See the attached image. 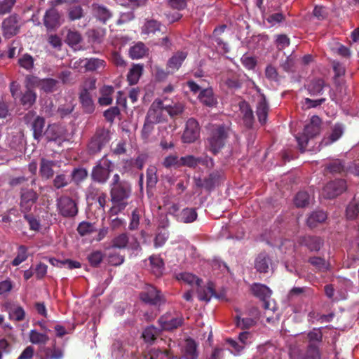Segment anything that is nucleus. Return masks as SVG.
Returning a JSON list of instances; mask_svg holds the SVG:
<instances>
[{"instance_id":"12","label":"nucleus","mask_w":359,"mask_h":359,"mask_svg":"<svg viewBox=\"0 0 359 359\" xmlns=\"http://www.w3.org/2000/svg\"><path fill=\"white\" fill-rule=\"evenodd\" d=\"M183 323L184 318L182 316L173 315L169 312L161 316L158 320V323L161 329L163 331H172L175 330L181 327Z\"/></svg>"},{"instance_id":"18","label":"nucleus","mask_w":359,"mask_h":359,"mask_svg":"<svg viewBox=\"0 0 359 359\" xmlns=\"http://www.w3.org/2000/svg\"><path fill=\"white\" fill-rule=\"evenodd\" d=\"M250 290L253 295L264 302L265 308H268L267 299L271 297L272 292L266 285L255 283L251 285Z\"/></svg>"},{"instance_id":"32","label":"nucleus","mask_w":359,"mask_h":359,"mask_svg":"<svg viewBox=\"0 0 359 359\" xmlns=\"http://www.w3.org/2000/svg\"><path fill=\"white\" fill-rule=\"evenodd\" d=\"M240 109L243 114V120L245 126L248 128H252L254 122V116L249 104L245 102L241 103Z\"/></svg>"},{"instance_id":"53","label":"nucleus","mask_w":359,"mask_h":359,"mask_svg":"<svg viewBox=\"0 0 359 359\" xmlns=\"http://www.w3.org/2000/svg\"><path fill=\"white\" fill-rule=\"evenodd\" d=\"M309 344L320 346L323 341V333L320 329L314 328L307 334Z\"/></svg>"},{"instance_id":"59","label":"nucleus","mask_w":359,"mask_h":359,"mask_svg":"<svg viewBox=\"0 0 359 359\" xmlns=\"http://www.w3.org/2000/svg\"><path fill=\"white\" fill-rule=\"evenodd\" d=\"M81 40L82 36L78 31L69 29L67 34L65 42L73 46L79 44Z\"/></svg>"},{"instance_id":"2","label":"nucleus","mask_w":359,"mask_h":359,"mask_svg":"<svg viewBox=\"0 0 359 359\" xmlns=\"http://www.w3.org/2000/svg\"><path fill=\"white\" fill-rule=\"evenodd\" d=\"M229 132V128L223 124L212 127L206 140V147L214 155L217 154L224 147Z\"/></svg>"},{"instance_id":"41","label":"nucleus","mask_w":359,"mask_h":359,"mask_svg":"<svg viewBox=\"0 0 359 359\" xmlns=\"http://www.w3.org/2000/svg\"><path fill=\"white\" fill-rule=\"evenodd\" d=\"M147 189V191L154 188L158 182L157 168L154 165H149L146 171Z\"/></svg>"},{"instance_id":"3","label":"nucleus","mask_w":359,"mask_h":359,"mask_svg":"<svg viewBox=\"0 0 359 359\" xmlns=\"http://www.w3.org/2000/svg\"><path fill=\"white\" fill-rule=\"evenodd\" d=\"M39 193L28 186L22 187L20 189L19 207L21 212H31L36 208L39 198Z\"/></svg>"},{"instance_id":"19","label":"nucleus","mask_w":359,"mask_h":359,"mask_svg":"<svg viewBox=\"0 0 359 359\" xmlns=\"http://www.w3.org/2000/svg\"><path fill=\"white\" fill-rule=\"evenodd\" d=\"M299 244L306 247L310 252H318L323 245V240L318 236L306 235L300 238Z\"/></svg>"},{"instance_id":"1","label":"nucleus","mask_w":359,"mask_h":359,"mask_svg":"<svg viewBox=\"0 0 359 359\" xmlns=\"http://www.w3.org/2000/svg\"><path fill=\"white\" fill-rule=\"evenodd\" d=\"M111 201L114 208L119 211L123 210L128 205V199L132 193L131 184L125 180H121L118 174L113 175L110 184Z\"/></svg>"},{"instance_id":"39","label":"nucleus","mask_w":359,"mask_h":359,"mask_svg":"<svg viewBox=\"0 0 359 359\" xmlns=\"http://www.w3.org/2000/svg\"><path fill=\"white\" fill-rule=\"evenodd\" d=\"M308 262L312 265L318 272H325L329 270L330 263L320 257H311Z\"/></svg>"},{"instance_id":"61","label":"nucleus","mask_w":359,"mask_h":359,"mask_svg":"<svg viewBox=\"0 0 359 359\" xmlns=\"http://www.w3.org/2000/svg\"><path fill=\"white\" fill-rule=\"evenodd\" d=\"M180 167L187 166L190 168H195L199 164V157L193 155H187L180 158Z\"/></svg>"},{"instance_id":"17","label":"nucleus","mask_w":359,"mask_h":359,"mask_svg":"<svg viewBox=\"0 0 359 359\" xmlns=\"http://www.w3.org/2000/svg\"><path fill=\"white\" fill-rule=\"evenodd\" d=\"M292 359H320L321 354L318 345L308 344L304 353L299 350H292L290 352Z\"/></svg>"},{"instance_id":"21","label":"nucleus","mask_w":359,"mask_h":359,"mask_svg":"<svg viewBox=\"0 0 359 359\" xmlns=\"http://www.w3.org/2000/svg\"><path fill=\"white\" fill-rule=\"evenodd\" d=\"M56 165V161L41 158L40 161L39 174L42 179L49 180L54 175L53 167Z\"/></svg>"},{"instance_id":"60","label":"nucleus","mask_w":359,"mask_h":359,"mask_svg":"<svg viewBox=\"0 0 359 359\" xmlns=\"http://www.w3.org/2000/svg\"><path fill=\"white\" fill-rule=\"evenodd\" d=\"M27 259V248L25 245L18 247L17 256L12 261L11 264L17 266Z\"/></svg>"},{"instance_id":"52","label":"nucleus","mask_w":359,"mask_h":359,"mask_svg":"<svg viewBox=\"0 0 359 359\" xmlns=\"http://www.w3.org/2000/svg\"><path fill=\"white\" fill-rule=\"evenodd\" d=\"M44 352L45 356L41 359H62L63 358V351L55 346L53 348H46Z\"/></svg>"},{"instance_id":"24","label":"nucleus","mask_w":359,"mask_h":359,"mask_svg":"<svg viewBox=\"0 0 359 359\" xmlns=\"http://www.w3.org/2000/svg\"><path fill=\"white\" fill-rule=\"evenodd\" d=\"M92 10L94 16L103 24H105L112 17L111 11L103 5L93 4Z\"/></svg>"},{"instance_id":"45","label":"nucleus","mask_w":359,"mask_h":359,"mask_svg":"<svg viewBox=\"0 0 359 359\" xmlns=\"http://www.w3.org/2000/svg\"><path fill=\"white\" fill-rule=\"evenodd\" d=\"M156 32L163 33L161 24L155 20H147L142 27V33L145 34H155Z\"/></svg>"},{"instance_id":"13","label":"nucleus","mask_w":359,"mask_h":359,"mask_svg":"<svg viewBox=\"0 0 359 359\" xmlns=\"http://www.w3.org/2000/svg\"><path fill=\"white\" fill-rule=\"evenodd\" d=\"M87 83H85L83 88L81 90L79 93V100L86 113L91 114L95 110V105L92 99L90 90L95 89V81H90L88 87H86Z\"/></svg>"},{"instance_id":"25","label":"nucleus","mask_w":359,"mask_h":359,"mask_svg":"<svg viewBox=\"0 0 359 359\" xmlns=\"http://www.w3.org/2000/svg\"><path fill=\"white\" fill-rule=\"evenodd\" d=\"M344 130L341 124H335L332 130L331 133L324 137L320 143V147H327L334 142L337 141L343 135Z\"/></svg>"},{"instance_id":"28","label":"nucleus","mask_w":359,"mask_h":359,"mask_svg":"<svg viewBox=\"0 0 359 359\" xmlns=\"http://www.w3.org/2000/svg\"><path fill=\"white\" fill-rule=\"evenodd\" d=\"M270 264L271 259L265 252L259 254L255 261V267L259 273H267Z\"/></svg>"},{"instance_id":"10","label":"nucleus","mask_w":359,"mask_h":359,"mask_svg":"<svg viewBox=\"0 0 359 359\" xmlns=\"http://www.w3.org/2000/svg\"><path fill=\"white\" fill-rule=\"evenodd\" d=\"M62 22V16L57 8L51 7L46 10L43 17V23L47 31L56 30Z\"/></svg>"},{"instance_id":"56","label":"nucleus","mask_w":359,"mask_h":359,"mask_svg":"<svg viewBox=\"0 0 359 359\" xmlns=\"http://www.w3.org/2000/svg\"><path fill=\"white\" fill-rule=\"evenodd\" d=\"M310 196L306 191H299L294 199L295 205L298 208H304L309 204Z\"/></svg>"},{"instance_id":"27","label":"nucleus","mask_w":359,"mask_h":359,"mask_svg":"<svg viewBox=\"0 0 359 359\" xmlns=\"http://www.w3.org/2000/svg\"><path fill=\"white\" fill-rule=\"evenodd\" d=\"M347 167L345 163L340 159H334L327 163L325 171L332 175L342 174L346 172Z\"/></svg>"},{"instance_id":"16","label":"nucleus","mask_w":359,"mask_h":359,"mask_svg":"<svg viewBox=\"0 0 359 359\" xmlns=\"http://www.w3.org/2000/svg\"><path fill=\"white\" fill-rule=\"evenodd\" d=\"M198 344L191 338L185 340V344L182 349L181 356H172L170 359H198Z\"/></svg>"},{"instance_id":"35","label":"nucleus","mask_w":359,"mask_h":359,"mask_svg":"<svg viewBox=\"0 0 359 359\" xmlns=\"http://www.w3.org/2000/svg\"><path fill=\"white\" fill-rule=\"evenodd\" d=\"M20 104L25 108H30L36 102V93L31 90L27 88V90L22 93L19 97Z\"/></svg>"},{"instance_id":"36","label":"nucleus","mask_w":359,"mask_h":359,"mask_svg":"<svg viewBox=\"0 0 359 359\" xmlns=\"http://www.w3.org/2000/svg\"><path fill=\"white\" fill-rule=\"evenodd\" d=\"M149 261L152 273L157 277L161 276L164 271L163 259L158 255H151L149 257Z\"/></svg>"},{"instance_id":"4","label":"nucleus","mask_w":359,"mask_h":359,"mask_svg":"<svg viewBox=\"0 0 359 359\" xmlns=\"http://www.w3.org/2000/svg\"><path fill=\"white\" fill-rule=\"evenodd\" d=\"M165 111V108L162 100H155L147 111L144 130H150L152 128V125L165 121V116L163 114Z\"/></svg>"},{"instance_id":"11","label":"nucleus","mask_w":359,"mask_h":359,"mask_svg":"<svg viewBox=\"0 0 359 359\" xmlns=\"http://www.w3.org/2000/svg\"><path fill=\"white\" fill-rule=\"evenodd\" d=\"M65 129L56 123L49 124L43 133L47 142H54L59 146L65 141Z\"/></svg>"},{"instance_id":"37","label":"nucleus","mask_w":359,"mask_h":359,"mask_svg":"<svg viewBox=\"0 0 359 359\" xmlns=\"http://www.w3.org/2000/svg\"><path fill=\"white\" fill-rule=\"evenodd\" d=\"M325 86V83L323 79H315L308 85L307 90L311 95L316 96L323 94Z\"/></svg>"},{"instance_id":"6","label":"nucleus","mask_w":359,"mask_h":359,"mask_svg":"<svg viewBox=\"0 0 359 359\" xmlns=\"http://www.w3.org/2000/svg\"><path fill=\"white\" fill-rule=\"evenodd\" d=\"M21 18L17 13H13L3 20L1 22V34L3 36L9 39L16 36L21 28Z\"/></svg>"},{"instance_id":"34","label":"nucleus","mask_w":359,"mask_h":359,"mask_svg":"<svg viewBox=\"0 0 359 359\" xmlns=\"http://www.w3.org/2000/svg\"><path fill=\"white\" fill-rule=\"evenodd\" d=\"M114 89L112 86H104L100 89L101 96L98 99V103L102 106H107L112 103V95Z\"/></svg>"},{"instance_id":"44","label":"nucleus","mask_w":359,"mask_h":359,"mask_svg":"<svg viewBox=\"0 0 359 359\" xmlns=\"http://www.w3.org/2000/svg\"><path fill=\"white\" fill-rule=\"evenodd\" d=\"M198 296L200 300L205 302L210 301L212 297H218L212 283H209L204 288H200L198 291Z\"/></svg>"},{"instance_id":"8","label":"nucleus","mask_w":359,"mask_h":359,"mask_svg":"<svg viewBox=\"0 0 359 359\" xmlns=\"http://www.w3.org/2000/svg\"><path fill=\"white\" fill-rule=\"evenodd\" d=\"M56 205L59 214L63 217L72 218L78 214L76 201L69 196H61L57 200Z\"/></svg>"},{"instance_id":"7","label":"nucleus","mask_w":359,"mask_h":359,"mask_svg":"<svg viewBox=\"0 0 359 359\" xmlns=\"http://www.w3.org/2000/svg\"><path fill=\"white\" fill-rule=\"evenodd\" d=\"M110 140L109 130L104 128H99L95 135L91 137L88 149L90 154H95L109 142Z\"/></svg>"},{"instance_id":"48","label":"nucleus","mask_w":359,"mask_h":359,"mask_svg":"<svg viewBox=\"0 0 359 359\" xmlns=\"http://www.w3.org/2000/svg\"><path fill=\"white\" fill-rule=\"evenodd\" d=\"M147 50L146 46L139 42L130 48L129 54L133 59H140L146 55Z\"/></svg>"},{"instance_id":"14","label":"nucleus","mask_w":359,"mask_h":359,"mask_svg":"<svg viewBox=\"0 0 359 359\" xmlns=\"http://www.w3.org/2000/svg\"><path fill=\"white\" fill-rule=\"evenodd\" d=\"M346 189L344 180L337 179L328 182L323 188V194L326 198H334L341 194Z\"/></svg>"},{"instance_id":"57","label":"nucleus","mask_w":359,"mask_h":359,"mask_svg":"<svg viewBox=\"0 0 359 359\" xmlns=\"http://www.w3.org/2000/svg\"><path fill=\"white\" fill-rule=\"evenodd\" d=\"M76 230L81 236H87L96 231L93 224L85 221L79 224Z\"/></svg>"},{"instance_id":"15","label":"nucleus","mask_w":359,"mask_h":359,"mask_svg":"<svg viewBox=\"0 0 359 359\" xmlns=\"http://www.w3.org/2000/svg\"><path fill=\"white\" fill-rule=\"evenodd\" d=\"M199 135L200 127L198 121L194 118H189L182 137V142L189 144L194 142L199 137Z\"/></svg>"},{"instance_id":"50","label":"nucleus","mask_w":359,"mask_h":359,"mask_svg":"<svg viewBox=\"0 0 359 359\" xmlns=\"http://www.w3.org/2000/svg\"><path fill=\"white\" fill-rule=\"evenodd\" d=\"M177 278L179 280H182L184 283L191 285L196 284L197 286H199L200 283L202 282V280L195 275L186 272L179 273L177 276Z\"/></svg>"},{"instance_id":"54","label":"nucleus","mask_w":359,"mask_h":359,"mask_svg":"<svg viewBox=\"0 0 359 359\" xmlns=\"http://www.w3.org/2000/svg\"><path fill=\"white\" fill-rule=\"evenodd\" d=\"M158 334L157 328L151 325L144 329L142 332V337L145 342L152 344L156 340Z\"/></svg>"},{"instance_id":"51","label":"nucleus","mask_w":359,"mask_h":359,"mask_svg":"<svg viewBox=\"0 0 359 359\" xmlns=\"http://www.w3.org/2000/svg\"><path fill=\"white\" fill-rule=\"evenodd\" d=\"M128 236L126 233H123L114 237L111 241V248L123 249L126 248L128 243Z\"/></svg>"},{"instance_id":"47","label":"nucleus","mask_w":359,"mask_h":359,"mask_svg":"<svg viewBox=\"0 0 359 359\" xmlns=\"http://www.w3.org/2000/svg\"><path fill=\"white\" fill-rule=\"evenodd\" d=\"M59 82L52 78H46L41 80L40 90L46 93H51L57 90Z\"/></svg>"},{"instance_id":"55","label":"nucleus","mask_w":359,"mask_h":359,"mask_svg":"<svg viewBox=\"0 0 359 359\" xmlns=\"http://www.w3.org/2000/svg\"><path fill=\"white\" fill-rule=\"evenodd\" d=\"M236 325L243 330H248L256 324V320L252 318H241L240 316L235 317Z\"/></svg>"},{"instance_id":"58","label":"nucleus","mask_w":359,"mask_h":359,"mask_svg":"<svg viewBox=\"0 0 359 359\" xmlns=\"http://www.w3.org/2000/svg\"><path fill=\"white\" fill-rule=\"evenodd\" d=\"M41 113L46 117L57 118V107L52 101H46L41 107Z\"/></svg>"},{"instance_id":"26","label":"nucleus","mask_w":359,"mask_h":359,"mask_svg":"<svg viewBox=\"0 0 359 359\" xmlns=\"http://www.w3.org/2000/svg\"><path fill=\"white\" fill-rule=\"evenodd\" d=\"M45 123V118L40 116H36L32 122L31 127L34 140L39 141L42 137Z\"/></svg>"},{"instance_id":"43","label":"nucleus","mask_w":359,"mask_h":359,"mask_svg":"<svg viewBox=\"0 0 359 359\" xmlns=\"http://www.w3.org/2000/svg\"><path fill=\"white\" fill-rule=\"evenodd\" d=\"M256 112L259 123L262 125L265 124L266 122L269 112V106L268 104L266 103L265 97H264L261 101L259 102Z\"/></svg>"},{"instance_id":"42","label":"nucleus","mask_w":359,"mask_h":359,"mask_svg":"<svg viewBox=\"0 0 359 359\" xmlns=\"http://www.w3.org/2000/svg\"><path fill=\"white\" fill-rule=\"evenodd\" d=\"M224 83L230 90H236L241 88L242 83L239 76L235 73H229L224 79Z\"/></svg>"},{"instance_id":"33","label":"nucleus","mask_w":359,"mask_h":359,"mask_svg":"<svg viewBox=\"0 0 359 359\" xmlns=\"http://www.w3.org/2000/svg\"><path fill=\"white\" fill-rule=\"evenodd\" d=\"M198 214L194 208H184L177 215V220L183 223H191L197 219Z\"/></svg>"},{"instance_id":"40","label":"nucleus","mask_w":359,"mask_h":359,"mask_svg":"<svg viewBox=\"0 0 359 359\" xmlns=\"http://www.w3.org/2000/svg\"><path fill=\"white\" fill-rule=\"evenodd\" d=\"M29 341L33 344L45 345L49 341L46 333L39 332L36 330H32L29 333Z\"/></svg>"},{"instance_id":"9","label":"nucleus","mask_w":359,"mask_h":359,"mask_svg":"<svg viewBox=\"0 0 359 359\" xmlns=\"http://www.w3.org/2000/svg\"><path fill=\"white\" fill-rule=\"evenodd\" d=\"M140 298L146 304L154 306H160L165 302L161 292L151 285L145 287L144 290L140 294Z\"/></svg>"},{"instance_id":"5","label":"nucleus","mask_w":359,"mask_h":359,"mask_svg":"<svg viewBox=\"0 0 359 359\" xmlns=\"http://www.w3.org/2000/svg\"><path fill=\"white\" fill-rule=\"evenodd\" d=\"M111 161L106 158L100 159L92 169L90 177L93 181L104 184L109 178L112 170Z\"/></svg>"},{"instance_id":"29","label":"nucleus","mask_w":359,"mask_h":359,"mask_svg":"<svg viewBox=\"0 0 359 359\" xmlns=\"http://www.w3.org/2000/svg\"><path fill=\"white\" fill-rule=\"evenodd\" d=\"M223 172L219 170H214L204 178L205 189L207 191L212 190L215 187L219 184L222 178Z\"/></svg>"},{"instance_id":"20","label":"nucleus","mask_w":359,"mask_h":359,"mask_svg":"<svg viewBox=\"0 0 359 359\" xmlns=\"http://www.w3.org/2000/svg\"><path fill=\"white\" fill-rule=\"evenodd\" d=\"M187 57V53L184 51L176 52L167 62V69L168 73H174L182 66V63Z\"/></svg>"},{"instance_id":"63","label":"nucleus","mask_w":359,"mask_h":359,"mask_svg":"<svg viewBox=\"0 0 359 359\" xmlns=\"http://www.w3.org/2000/svg\"><path fill=\"white\" fill-rule=\"evenodd\" d=\"M346 217L348 219H359V203L351 202L346 208Z\"/></svg>"},{"instance_id":"46","label":"nucleus","mask_w":359,"mask_h":359,"mask_svg":"<svg viewBox=\"0 0 359 359\" xmlns=\"http://www.w3.org/2000/svg\"><path fill=\"white\" fill-rule=\"evenodd\" d=\"M143 72V66L140 65H134L128 73L127 78L130 85L137 83Z\"/></svg>"},{"instance_id":"62","label":"nucleus","mask_w":359,"mask_h":359,"mask_svg":"<svg viewBox=\"0 0 359 359\" xmlns=\"http://www.w3.org/2000/svg\"><path fill=\"white\" fill-rule=\"evenodd\" d=\"M24 214L23 217L27 222L29 229L33 231H39L40 229L39 220L30 212H22Z\"/></svg>"},{"instance_id":"64","label":"nucleus","mask_w":359,"mask_h":359,"mask_svg":"<svg viewBox=\"0 0 359 359\" xmlns=\"http://www.w3.org/2000/svg\"><path fill=\"white\" fill-rule=\"evenodd\" d=\"M104 255L100 250L92 252L88 255V260L93 267H97L102 262Z\"/></svg>"},{"instance_id":"38","label":"nucleus","mask_w":359,"mask_h":359,"mask_svg":"<svg viewBox=\"0 0 359 359\" xmlns=\"http://www.w3.org/2000/svg\"><path fill=\"white\" fill-rule=\"evenodd\" d=\"M34 58L29 53L22 54L18 60V65L28 72H32L34 68Z\"/></svg>"},{"instance_id":"22","label":"nucleus","mask_w":359,"mask_h":359,"mask_svg":"<svg viewBox=\"0 0 359 359\" xmlns=\"http://www.w3.org/2000/svg\"><path fill=\"white\" fill-rule=\"evenodd\" d=\"M198 98L203 105L208 107H215L217 104V98L215 96L212 88H207L201 90Z\"/></svg>"},{"instance_id":"31","label":"nucleus","mask_w":359,"mask_h":359,"mask_svg":"<svg viewBox=\"0 0 359 359\" xmlns=\"http://www.w3.org/2000/svg\"><path fill=\"white\" fill-rule=\"evenodd\" d=\"M327 214L322 210L313 212L307 218V225L311 228H315L318 224L323 223L327 219Z\"/></svg>"},{"instance_id":"30","label":"nucleus","mask_w":359,"mask_h":359,"mask_svg":"<svg viewBox=\"0 0 359 359\" xmlns=\"http://www.w3.org/2000/svg\"><path fill=\"white\" fill-rule=\"evenodd\" d=\"M80 63H83V67L86 71H98L105 67V61L99 58H90L80 60Z\"/></svg>"},{"instance_id":"49","label":"nucleus","mask_w":359,"mask_h":359,"mask_svg":"<svg viewBox=\"0 0 359 359\" xmlns=\"http://www.w3.org/2000/svg\"><path fill=\"white\" fill-rule=\"evenodd\" d=\"M88 175V172L86 168H74L71 174L72 181L79 184L85 180Z\"/></svg>"},{"instance_id":"23","label":"nucleus","mask_w":359,"mask_h":359,"mask_svg":"<svg viewBox=\"0 0 359 359\" xmlns=\"http://www.w3.org/2000/svg\"><path fill=\"white\" fill-rule=\"evenodd\" d=\"M321 119L318 116L314 115L311 118L310 123L305 126L304 133L309 138H313L320 132Z\"/></svg>"}]
</instances>
